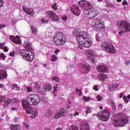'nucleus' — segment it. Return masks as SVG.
<instances>
[{"label": "nucleus", "mask_w": 130, "mask_h": 130, "mask_svg": "<svg viewBox=\"0 0 130 130\" xmlns=\"http://www.w3.org/2000/svg\"><path fill=\"white\" fill-rule=\"evenodd\" d=\"M78 5L80 8H82L84 14L89 16L90 19L95 18L98 15V10L94 8V7L90 2L82 0L78 2Z\"/></svg>", "instance_id": "f03ea898"}, {"label": "nucleus", "mask_w": 130, "mask_h": 130, "mask_svg": "<svg viewBox=\"0 0 130 130\" xmlns=\"http://www.w3.org/2000/svg\"><path fill=\"white\" fill-rule=\"evenodd\" d=\"M35 88L37 89V90L38 89H41V87L38 84V82H35Z\"/></svg>", "instance_id": "72a5a7b5"}, {"label": "nucleus", "mask_w": 130, "mask_h": 130, "mask_svg": "<svg viewBox=\"0 0 130 130\" xmlns=\"http://www.w3.org/2000/svg\"><path fill=\"white\" fill-rule=\"evenodd\" d=\"M78 48H79V49H81V50L83 49V46H82L81 45H79Z\"/></svg>", "instance_id": "680f3d73"}, {"label": "nucleus", "mask_w": 130, "mask_h": 130, "mask_svg": "<svg viewBox=\"0 0 130 130\" xmlns=\"http://www.w3.org/2000/svg\"><path fill=\"white\" fill-rule=\"evenodd\" d=\"M3 108H7V107L11 104V99H7L4 102H3Z\"/></svg>", "instance_id": "4be33fe9"}, {"label": "nucleus", "mask_w": 130, "mask_h": 130, "mask_svg": "<svg viewBox=\"0 0 130 130\" xmlns=\"http://www.w3.org/2000/svg\"><path fill=\"white\" fill-rule=\"evenodd\" d=\"M57 78V77L56 76H54L52 78V80H53L54 81H55Z\"/></svg>", "instance_id": "0e129e2a"}, {"label": "nucleus", "mask_w": 130, "mask_h": 130, "mask_svg": "<svg viewBox=\"0 0 130 130\" xmlns=\"http://www.w3.org/2000/svg\"><path fill=\"white\" fill-rule=\"evenodd\" d=\"M26 110V113L27 114H30L31 113V111L29 109V108H24Z\"/></svg>", "instance_id": "a19ab883"}, {"label": "nucleus", "mask_w": 130, "mask_h": 130, "mask_svg": "<svg viewBox=\"0 0 130 130\" xmlns=\"http://www.w3.org/2000/svg\"><path fill=\"white\" fill-rule=\"evenodd\" d=\"M13 103V104H17V103H19L20 102V101L18 100L17 98H14L12 100L11 99V103Z\"/></svg>", "instance_id": "c756f323"}, {"label": "nucleus", "mask_w": 130, "mask_h": 130, "mask_svg": "<svg viewBox=\"0 0 130 130\" xmlns=\"http://www.w3.org/2000/svg\"><path fill=\"white\" fill-rule=\"evenodd\" d=\"M61 20H63V21H67L68 20V17L67 16H64L61 17Z\"/></svg>", "instance_id": "de8ad7c7"}, {"label": "nucleus", "mask_w": 130, "mask_h": 130, "mask_svg": "<svg viewBox=\"0 0 130 130\" xmlns=\"http://www.w3.org/2000/svg\"><path fill=\"white\" fill-rule=\"evenodd\" d=\"M5 85L4 84H0V88H4Z\"/></svg>", "instance_id": "774afa93"}, {"label": "nucleus", "mask_w": 130, "mask_h": 130, "mask_svg": "<svg viewBox=\"0 0 130 130\" xmlns=\"http://www.w3.org/2000/svg\"><path fill=\"white\" fill-rule=\"evenodd\" d=\"M6 25L5 24H0V29H3V28H5Z\"/></svg>", "instance_id": "6e6d98bb"}, {"label": "nucleus", "mask_w": 130, "mask_h": 130, "mask_svg": "<svg viewBox=\"0 0 130 130\" xmlns=\"http://www.w3.org/2000/svg\"><path fill=\"white\" fill-rule=\"evenodd\" d=\"M70 130H79V128L75 125H72L70 126Z\"/></svg>", "instance_id": "473e14b6"}, {"label": "nucleus", "mask_w": 130, "mask_h": 130, "mask_svg": "<svg viewBox=\"0 0 130 130\" xmlns=\"http://www.w3.org/2000/svg\"><path fill=\"white\" fill-rule=\"evenodd\" d=\"M4 1L3 0H0V8H2V7H3V6H4Z\"/></svg>", "instance_id": "8fccbe9b"}, {"label": "nucleus", "mask_w": 130, "mask_h": 130, "mask_svg": "<svg viewBox=\"0 0 130 130\" xmlns=\"http://www.w3.org/2000/svg\"><path fill=\"white\" fill-rule=\"evenodd\" d=\"M90 61H91L92 63H96L97 62V60L94 58H91L90 60Z\"/></svg>", "instance_id": "ea45409f"}, {"label": "nucleus", "mask_w": 130, "mask_h": 130, "mask_svg": "<svg viewBox=\"0 0 130 130\" xmlns=\"http://www.w3.org/2000/svg\"><path fill=\"white\" fill-rule=\"evenodd\" d=\"M58 87V85L57 84L56 86H53V89H54V92H57V87Z\"/></svg>", "instance_id": "09e8293b"}, {"label": "nucleus", "mask_w": 130, "mask_h": 130, "mask_svg": "<svg viewBox=\"0 0 130 130\" xmlns=\"http://www.w3.org/2000/svg\"><path fill=\"white\" fill-rule=\"evenodd\" d=\"M0 58H2L3 60H5V59H6V56H5L4 53H1L0 54Z\"/></svg>", "instance_id": "4c0bfd02"}, {"label": "nucleus", "mask_w": 130, "mask_h": 130, "mask_svg": "<svg viewBox=\"0 0 130 130\" xmlns=\"http://www.w3.org/2000/svg\"><path fill=\"white\" fill-rule=\"evenodd\" d=\"M41 22H42V23L44 24L45 23H48V20L47 19H45L44 18H42L41 19Z\"/></svg>", "instance_id": "79ce46f5"}, {"label": "nucleus", "mask_w": 130, "mask_h": 130, "mask_svg": "<svg viewBox=\"0 0 130 130\" xmlns=\"http://www.w3.org/2000/svg\"><path fill=\"white\" fill-rule=\"evenodd\" d=\"M110 103H111L112 108L113 111L114 112H115V111H116V108H115V103H114V102L113 101V100L111 99L110 100Z\"/></svg>", "instance_id": "cd10ccee"}, {"label": "nucleus", "mask_w": 130, "mask_h": 130, "mask_svg": "<svg viewBox=\"0 0 130 130\" xmlns=\"http://www.w3.org/2000/svg\"><path fill=\"white\" fill-rule=\"evenodd\" d=\"M72 13L76 15V16H80L81 10H80L79 7L76 5H73L71 7Z\"/></svg>", "instance_id": "2eb2a0df"}, {"label": "nucleus", "mask_w": 130, "mask_h": 130, "mask_svg": "<svg viewBox=\"0 0 130 130\" xmlns=\"http://www.w3.org/2000/svg\"><path fill=\"white\" fill-rule=\"evenodd\" d=\"M41 101V98L38 94H32L27 97V101L25 99L21 100V104L23 108H29L30 105L37 106Z\"/></svg>", "instance_id": "7ed1b4c3"}, {"label": "nucleus", "mask_w": 130, "mask_h": 130, "mask_svg": "<svg viewBox=\"0 0 130 130\" xmlns=\"http://www.w3.org/2000/svg\"><path fill=\"white\" fill-rule=\"evenodd\" d=\"M53 42L58 46H61L67 42V37L66 35L61 32H58L54 35L53 38Z\"/></svg>", "instance_id": "20e7f679"}, {"label": "nucleus", "mask_w": 130, "mask_h": 130, "mask_svg": "<svg viewBox=\"0 0 130 130\" xmlns=\"http://www.w3.org/2000/svg\"><path fill=\"white\" fill-rule=\"evenodd\" d=\"M119 86V84L118 83H112L110 85H109V91L111 92H113L116 88H117Z\"/></svg>", "instance_id": "6ab92c4d"}, {"label": "nucleus", "mask_w": 130, "mask_h": 130, "mask_svg": "<svg viewBox=\"0 0 130 130\" xmlns=\"http://www.w3.org/2000/svg\"><path fill=\"white\" fill-rule=\"evenodd\" d=\"M57 4L55 3L54 4L52 5V9L53 10H54V11H57Z\"/></svg>", "instance_id": "f704fd0d"}, {"label": "nucleus", "mask_w": 130, "mask_h": 130, "mask_svg": "<svg viewBox=\"0 0 130 130\" xmlns=\"http://www.w3.org/2000/svg\"><path fill=\"white\" fill-rule=\"evenodd\" d=\"M45 116L47 118H50L52 116V112L51 110H48L45 114Z\"/></svg>", "instance_id": "393cba45"}, {"label": "nucleus", "mask_w": 130, "mask_h": 130, "mask_svg": "<svg viewBox=\"0 0 130 130\" xmlns=\"http://www.w3.org/2000/svg\"><path fill=\"white\" fill-rule=\"evenodd\" d=\"M31 118H35L38 116V110L36 108H33L31 109Z\"/></svg>", "instance_id": "f3484780"}, {"label": "nucleus", "mask_w": 130, "mask_h": 130, "mask_svg": "<svg viewBox=\"0 0 130 130\" xmlns=\"http://www.w3.org/2000/svg\"><path fill=\"white\" fill-rule=\"evenodd\" d=\"M56 82H57V83H58V82H59V78H57H57H56Z\"/></svg>", "instance_id": "338daca9"}, {"label": "nucleus", "mask_w": 130, "mask_h": 130, "mask_svg": "<svg viewBox=\"0 0 130 130\" xmlns=\"http://www.w3.org/2000/svg\"><path fill=\"white\" fill-rule=\"evenodd\" d=\"M27 92H32V87H27Z\"/></svg>", "instance_id": "a18cd8bd"}, {"label": "nucleus", "mask_w": 130, "mask_h": 130, "mask_svg": "<svg viewBox=\"0 0 130 130\" xmlns=\"http://www.w3.org/2000/svg\"><path fill=\"white\" fill-rule=\"evenodd\" d=\"M97 71L100 73H107L109 71V68L107 65H99L96 67Z\"/></svg>", "instance_id": "f8f14e48"}, {"label": "nucleus", "mask_w": 130, "mask_h": 130, "mask_svg": "<svg viewBox=\"0 0 130 130\" xmlns=\"http://www.w3.org/2000/svg\"><path fill=\"white\" fill-rule=\"evenodd\" d=\"M93 29L95 31H100L101 29H104V22L101 19H96L93 20Z\"/></svg>", "instance_id": "9d476101"}, {"label": "nucleus", "mask_w": 130, "mask_h": 130, "mask_svg": "<svg viewBox=\"0 0 130 130\" xmlns=\"http://www.w3.org/2000/svg\"><path fill=\"white\" fill-rule=\"evenodd\" d=\"M119 110H121L122 109V105L121 104H119L118 106V109Z\"/></svg>", "instance_id": "3c124183"}, {"label": "nucleus", "mask_w": 130, "mask_h": 130, "mask_svg": "<svg viewBox=\"0 0 130 130\" xmlns=\"http://www.w3.org/2000/svg\"><path fill=\"white\" fill-rule=\"evenodd\" d=\"M96 116L102 121H107L110 117V112L107 111H100L98 113Z\"/></svg>", "instance_id": "1a4fd4ad"}, {"label": "nucleus", "mask_w": 130, "mask_h": 130, "mask_svg": "<svg viewBox=\"0 0 130 130\" xmlns=\"http://www.w3.org/2000/svg\"><path fill=\"white\" fill-rule=\"evenodd\" d=\"M119 29H121V31L119 32V35L121 36L123 33H126L130 31V24L126 20H123L121 22L119 26Z\"/></svg>", "instance_id": "6e6552de"}, {"label": "nucleus", "mask_w": 130, "mask_h": 130, "mask_svg": "<svg viewBox=\"0 0 130 130\" xmlns=\"http://www.w3.org/2000/svg\"><path fill=\"white\" fill-rule=\"evenodd\" d=\"M12 88L13 90H17V91H19L20 90V86H19L17 84H13Z\"/></svg>", "instance_id": "7c9ffc66"}, {"label": "nucleus", "mask_w": 130, "mask_h": 130, "mask_svg": "<svg viewBox=\"0 0 130 130\" xmlns=\"http://www.w3.org/2000/svg\"><path fill=\"white\" fill-rule=\"evenodd\" d=\"M85 54H87V55H88L89 57H91L92 56H93V55H94V51L91 49L86 50L85 51Z\"/></svg>", "instance_id": "b1692460"}, {"label": "nucleus", "mask_w": 130, "mask_h": 130, "mask_svg": "<svg viewBox=\"0 0 130 130\" xmlns=\"http://www.w3.org/2000/svg\"><path fill=\"white\" fill-rule=\"evenodd\" d=\"M122 5L123 6H127L128 5V3L126 1L124 0L122 2Z\"/></svg>", "instance_id": "c03bdc74"}, {"label": "nucleus", "mask_w": 130, "mask_h": 130, "mask_svg": "<svg viewBox=\"0 0 130 130\" xmlns=\"http://www.w3.org/2000/svg\"><path fill=\"white\" fill-rule=\"evenodd\" d=\"M8 74L7 72L4 70H0V80H4V79H7Z\"/></svg>", "instance_id": "aec40b11"}, {"label": "nucleus", "mask_w": 130, "mask_h": 130, "mask_svg": "<svg viewBox=\"0 0 130 130\" xmlns=\"http://www.w3.org/2000/svg\"><path fill=\"white\" fill-rule=\"evenodd\" d=\"M68 112L64 109H61L60 111L57 112L55 114V118L57 119V118H59L60 117H62V116H64V114Z\"/></svg>", "instance_id": "ddd939ff"}, {"label": "nucleus", "mask_w": 130, "mask_h": 130, "mask_svg": "<svg viewBox=\"0 0 130 130\" xmlns=\"http://www.w3.org/2000/svg\"><path fill=\"white\" fill-rule=\"evenodd\" d=\"M73 35L76 37L77 42L80 45L83 47L89 48L92 46V41L91 37L85 31H80L79 29H74L73 31Z\"/></svg>", "instance_id": "f257e3e1"}, {"label": "nucleus", "mask_w": 130, "mask_h": 130, "mask_svg": "<svg viewBox=\"0 0 130 130\" xmlns=\"http://www.w3.org/2000/svg\"><path fill=\"white\" fill-rule=\"evenodd\" d=\"M52 57V58L51 59V61H56V60H57V57H56L55 55H53Z\"/></svg>", "instance_id": "e433bc0d"}, {"label": "nucleus", "mask_w": 130, "mask_h": 130, "mask_svg": "<svg viewBox=\"0 0 130 130\" xmlns=\"http://www.w3.org/2000/svg\"><path fill=\"white\" fill-rule=\"evenodd\" d=\"M83 99H84V100H85V101H86L87 102H88V101H89V100H90V98H87L86 96H83Z\"/></svg>", "instance_id": "49530a36"}, {"label": "nucleus", "mask_w": 130, "mask_h": 130, "mask_svg": "<svg viewBox=\"0 0 130 130\" xmlns=\"http://www.w3.org/2000/svg\"><path fill=\"white\" fill-rule=\"evenodd\" d=\"M4 49L6 52H8V51H9V49L6 46L4 47Z\"/></svg>", "instance_id": "13d9d810"}, {"label": "nucleus", "mask_w": 130, "mask_h": 130, "mask_svg": "<svg viewBox=\"0 0 130 130\" xmlns=\"http://www.w3.org/2000/svg\"><path fill=\"white\" fill-rule=\"evenodd\" d=\"M128 120V116H127V115L121 113L117 115V119L114 120V122L116 123L114 124V125H115V126H117V125L124 126L125 124H127Z\"/></svg>", "instance_id": "39448f33"}, {"label": "nucleus", "mask_w": 130, "mask_h": 130, "mask_svg": "<svg viewBox=\"0 0 130 130\" xmlns=\"http://www.w3.org/2000/svg\"><path fill=\"white\" fill-rule=\"evenodd\" d=\"M93 89V90H95V91H98V86L97 85H94Z\"/></svg>", "instance_id": "864d4df0"}, {"label": "nucleus", "mask_w": 130, "mask_h": 130, "mask_svg": "<svg viewBox=\"0 0 130 130\" xmlns=\"http://www.w3.org/2000/svg\"><path fill=\"white\" fill-rule=\"evenodd\" d=\"M23 10L26 14H28V15H30V16H33V15H34V11L33 9H29L26 8L25 6H23Z\"/></svg>", "instance_id": "a211bd4d"}, {"label": "nucleus", "mask_w": 130, "mask_h": 130, "mask_svg": "<svg viewBox=\"0 0 130 130\" xmlns=\"http://www.w3.org/2000/svg\"><path fill=\"white\" fill-rule=\"evenodd\" d=\"M85 109H86L85 112L86 114H88V113H91V108L87 107V108H86Z\"/></svg>", "instance_id": "c9c22d12"}, {"label": "nucleus", "mask_w": 130, "mask_h": 130, "mask_svg": "<svg viewBox=\"0 0 130 130\" xmlns=\"http://www.w3.org/2000/svg\"><path fill=\"white\" fill-rule=\"evenodd\" d=\"M130 63V60H126L125 62V64H126V66H128V64Z\"/></svg>", "instance_id": "4d7b16f0"}, {"label": "nucleus", "mask_w": 130, "mask_h": 130, "mask_svg": "<svg viewBox=\"0 0 130 130\" xmlns=\"http://www.w3.org/2000/svg\"><path fill=\"white\" fill-rule=\"evenodd\" d=\"M82 69L81 72L82 74H88L89 72L91 70V67L90 65L86 64H81Z\"/></svg>", "instance_id": "4468645a"}, {"label": "nucleus", "mask_w": 130, "mask_h": 130, "mask_svg": "<svg viewBox=\"0 0 130 130\" xmlns=\"http://www.w3.org/2000/svg\"><path fill=\"white\" fill-rule=\"evenodd\" d=\"M5 45H6L5 43H3L0 44V46H5Z\"/></svg>", "instance_id": "e2e57ef3"}, {"label": "nucleus", "mask_w": 130, "mask_h": 130, "mask_svg": "<svg viewBox=\"0 0 130 130\" xmlns=\"http://www.w3.org/2000/svg\"><path fill=\"white\" fill-rule=\"evenodd\" d=\"M13 121L14 122H17V121H18V118L15 117L14 119H13Z\"/></svg>", "instance_id": "052dcab7"}, {"label": "nucleus", "mask_w": 130, "mask_h": 130, "mask_svg": "<svg viewBox=\"0 0 130 130\" xmlns=\"http://www.w3.org/2000/svg\"><path fill=\"white\" fill-rule=\"evenodd\" d=\"M43 89L45 91H47L49 92V91H51L52 89V86L50 83L45 84V85L43 86Z\"/></svg>", "instance_id": "412c9836"}, {"label": "nucleus", "mask_w": 130, "mask_h": 130, "mask_svg": "<svg viewBox=\"0 0 130 130\" xmlns=\"http://www.w3.org/2000/svg\"><path fill=\"white\" fill-rule=\"evenodd\" d=\"M10 38L11 41L15 43V44H21L22 43L20 37L18 36L16 37H15L14 36H10Z\"/></svg>", "instance_id": "dca6fc26"}, {"label": "nucleus", "mask_w": 130, "mask_h": 130, "mask_svg": "<svg viewBox=\"0 0 130 130\" xmlns=\"http://www.w3.org/2000/svg\"><path fill=\"white\" fill-rule=\"evenodd\" d=\"M11 130H20V126L19 125L14 124L10 126Z\"/></svg>", "instance_id": "bb28decb"}, {"label": "nucleus", "mask_w": 130, "mask_h": 130, "mask_svg": "<svg viewBox=\"0 0 130 130\" xmlns=\"http://www.w3.org/2000/svg\"><path fill=\"white\" fill-rule=\"evenodd\" d=\"M98 101H100L102 100V96H100V95H98L96 96Z\"/></svg>", "instance_id": "37998d69"}, {"label": "nucleus", "mask_w": 130, "mask_h": 130, "mask_svg": "<svg viewBox=\"0 0 130 130\" xmlns=\"http://www.w3.org/2000/svg\"><path fill=\"white\" fill-rule=\"evenodd\" d=\"M57 52H59V50L58 49L54 51L55 54H57Z\"/></svg>", "instance_id": "bf43d9fd"}, {"label": "nucleus", "mask_w": 130, "mask_h": 130, "mask_svg": "<svg viewBox=\"0 0 130 130\" xmlns=\"http://www.w3.org/2000/svg\"><path fill=\"white\" fill-rule=\"evenodd\" d=\"M31 29L32 30V34H33V35H37L38 34V30H37V28H36L34 26L31 25Z\"/></svg>", "instance_id": "a878e982"}, {"label": "nucleus", "mask_w": 130, "mask_h": 130, "mask_svg": "<svg viewBox=\"0 0 130 130\" xmlns=\"http://www.w3.org/2000/svg\"><path fill=\"white\" fill-rule=\"evenodd\" d=\"M46 15L47 18L51 19V20L55 22H59V17L56 15V13L52 11H47Z\"/></svg>", "instance_id": "9b49d317"}, {"label": "nucleus", "mask_w": 130, "mask_h": 130, "mask_svg": "<svg viewBox=\"0 0 130 130\" xmlns=\"http://www.w3.org/2000/svg\"><path fill=\"white\" fill-rule=\"evenodd\" d=\"M17 109L16 108H15V107H12V110H13V111H15V110H17Z\"/></svg>", "instance_id": "69168bd1"}, {"label": "nucleus", "mask_w": 130, "mask_h": 130, "mask_svg": "<svg viewBox=\"0 0 130 130\" xmlns=\"http://www.w3.org/2000/svg\"><path fill=\"white\" fill-rule=\"evenodd\" d=\"M96 39L98 42H99L101 40V37L99 36V34L96 35Z\"/></svg>", "instance_id": "58836bf2"}, {"label": "nucleus", "mask_w": 130, "mask_h": 130, "mask_svg": "<svg viewBox=\"0 0 130 130\" xmlns=\"http://www.w3.org/2000/svg\"><path fill=\"white\" fill-rule=\"evenodd\" d=\"M99 79H101L102 81H104L106 78H107V75L104 74H100L99 75Z\"/></svg>", "instance_id": "c85d7f7f"}, {"label": "nucleus", "mask_w": 130, "mask_h": 130, "mask_svg": "<svg viewBox=\"0 0 130 130\" xmlns=\"http://www.w3.org/2000/svg\"><path fill=\"white\" fill-rule=\"evenodd\" d=\"M31 46H29L25 50H23L21 52L23 58L30 62L34 59V53L31 51Z\"/></svg>", "instance_id": "423d86ee"}, {"label": "nucleus", "mask_w": 130, "mask_h": 130, "mask_svg": "<svg viewBox=\"0 0 130 130\" xmlns=\"http://www.w3.org/2000/svg\"><path fill=\"white\" fill-rule=\"evenodd\" d=\"M101 47L109 53H115L116 51L115 49H114V47H113V45L110 42H105L101 44Z\"/></svg>", "instance_id": "0eeeda50"}, {"label": "nucleus", "mask_w": 130, "mask_h": 130, "mask_svg": "<svg viewBox=\"0 0 130 130\" xmlns=\"http://www.w3.org/2000/svg\"><path fill=\"white\" fill-rule=\"evenodd\" d=\"M80 130H90L89 124L87 123H84L80 127Z\"/></svg>", "instance_id": "5701e85b"}, {"label": "nucleus", "mask_w": 130, "mask_h": 130, "mask_svg": "<svg viewBox=\"0 0 130 130\" xmlns=\"http://www.w3.org/2000/svg\"><path fill=\"white\" fill-rule=\"evenodd\" d=\"M10 56H12V57L14 56V55H15V51L10 52Z\"/></svg>", "instance_id": "5fc2aeb1"}, {"label": "nucleus", "mask_w": 130, "mask_h": 130, "mask_svg": "<svg viewBox=\"0 0 130 130\" xmlns=\"http://www.w3.org/2000/svg\"><path fill=\"white\" fill-rule=\"evenodd\" d=\"M7 98L5 95H1L0 96V103H3V102H5L6 101V99Z\"/></svg>", "instance_id": "2f4dec72"}, {"label": "nucleus", "mask_w": 130, "mask_h": 130, "mask_svg": "<svg viewBox=\"0 0 130 130\" xmlns=\"http://www.w3.org/2000/svg\"><path fill=\"white\" fill-rule=\"evenodd\" d=\"M23 125H24L26 128H29V127H30V126L29 125V124L25 122L23 123Z\"/></svg>", "instance_id": "603ef678"}]
</instances>
